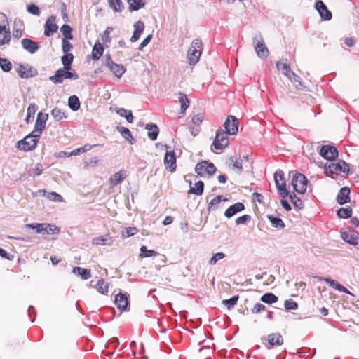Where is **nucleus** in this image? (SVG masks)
Listing matches in <instances>:
<instances>
[{
	"label": "nucleus",
	"instance_id": "obj_1",
	"mask_svg": "<svg viewBox=\"0 0 359 359\" xmlns=\"http://www.w3.org/2000/svg\"><path fill=\"white\" fill-rule=\"evenodd\" d=\"M203 50L201 40L195 39L192 41L187 50V58L190 65H195L199 60Z\"/></svg>",
	"mask_w": 359,
	"mask_h": 359
},
{
	"label": "nucleus",
	"instance_id": "obj_2",
	"mask_svg": "<svg viewBox=\"0 0 359 359\" xmlns=\"http://www.w3.org/2000/svg\"><path fill=\"white\" fill-rule=\"evenodd\" d=\"M79 78V75L74 70L65 68H60L53 76H50L49 79L55 84L62 83L64 79L76 80Z\"/></svg>",
	"mask_w": 359,
	"mask_h": 359
},
{
	"label": "nucleus",
	"instance_id": "obj_3",
	"mask_svg": "<svg viewBox=\"0 0 359 359\" xmlns=\"http://www.w3.org/2000/svg\"><path fill=\"white\" fill-rule=\"evenodd\" d=\"M227 131L223 130L222 128H219L216 131L215 137L213 140V142L211 145V150H223L226 148L229 144V139Z\"/></svg>",
	"mask_w": 359,
	"mask_h": 359
},
{
	"label": "nucleus",
	"instance_id": "obj_4",
	"mask_svg": "<svg viewBox=\"0 0 359 359\" xmlns=\"http://www.w3.org/2000/svg\"><path fill=\"white\" fill-rule=\"evenodd\" d=\"M40 136L32 132L31 134L27 135L22 140L18 142V149L25 151H29L34 149L39 142Z\"/></svg>",
	"mask_w": 359,
	"mask_h": 359
},
{
	"label": "nucleus",
	"instance_id": "obj_5",
	"mask_svg": "<svg viewBox=\"0 0 359 359\" xmlns=\"http://www.w3.org/2000/svg\"><path fill=\"white\" fill-rule=\"evenodd\" d=\"M15 69L18 76L22 79L32 78L38 74L37 69L27 63H18L15 65Z\"/></svg>",
	"mask_w": 359,
	"mask_h": 359
},
{
	"label": "nucleus",
	"instance_id": "obj_6",
	"mask_svg": "<svg viewBox=\"0 0 359 359\" xmlns=\"http://www.w3.org/2000/svg\"><path fill=\"white\" fill-rule=\"evenodd\" d=\"M216 170L217 168L215 165L207 161H203L197 163L195 167V172L201 177H204L206 175H213Z\"/></svg>",
	"mask_w": 359,
	"mask_h": 359
},
{
	"label": "nucleus",
	"instance_id": "obj_7",
	"mask_svg": "<svg viewBox=\"0 0 359 359\" xmlns=\"http://www.w3.org/2000/svg\"><path fill=\"white\" fill-rule=\"evenodd\" d=\"M274 181L279 196L282 198L288 196L289 192L286 188V183L284 179V172L278 170L274 173Z\"/></svg>",
	"mask_w": 359,
	"mask_h": 359
},
{
	"label": "nucleus",
	"instance_id": "obj_8",
	"mask_svg": "<svg viewBox=\"0 0 359 359\" xmlns=\"http://www.w3.org/2000/svg\"><path fill=\"white\" fill-rule=\"evenodd\" d=\"M307 179L301 173H295L292 179L293 189L298 194H304L306 190Z\"/></svg>",
	"mask_w": 359,
	"mask_h": 359
},
{
	"label": "nucleus",
	"instance_id": "obj_9",
	"mask_svg": "<svg viewBox=\"0 0 359 359\" xmlns=\"http://www.w3.org/2000/svg\"><path fill=\"white\" fill-rule=\"evenodd\" d=\"M325 170L326 175L330 177L337 171L343 173H348L349 171L348 164L342 160L337 163H330L328 165H325Z\"/></svg>",
	"mask_w": 359,
	"mask_h": 359
},
{
	"label": "nucleus",
	"instance_id": "obj_10",
	"mask_svg": "<svg viewBox=\"0 0 359 359\" xmlns=\"http://www.w3.org/2000/svg\"><path fill=\"white\" fill-rule=\"evenodd\" d=\"M48 114L39 112L37 114V118L34 125V129L32 131L33 133L36 134V136H41L42 131L46 128V123L48 120Z\"/></svg>",
	"mask_w": 359,
	"mask_h": 359
},
{
	"label": "nucleus",
	"instance_id": "obj_11",
	"mask_svg": "<svg viewBox=\"0 0 359 359\" xmlns=\"http://www.w3.org/2000/svg\"><path fill=\"white\" fill-rule=\"evenodd\" d=\"M21 46L26 52L32 55L36 53L41 48L39 42L28 38H24L21 40Z\"/></svg>",
	"mask_w": 359,
	"mask_h": 359
},
{
	"label": "nucleus",
	"instance_id": "obj_12",
	"mask_svg": "<svg viewBox=\"0 0 359 359\" xmlns=\"http://www.w3.org/2000/svg\"><path fill=\"white\" fill-rule=\"evenodd\" d=\"M320 155L328 161H334L338 156L337 148L332 145H323L320 150Z\"/></svg>",
	"mask_w": 359,
	"mask_h": 359
},
{
	"label": "nucleus",
	"instance_id": "obj_13",
	"mask_svg": "<svg viewBox=\"0 0 359 359\" xmlns=\"http://www.w3.org/2000/svg\"><path fill=\"white\" fill-rule=\"evenodd\" d=\"M0 19L1 20H5L6 17L4 14L0 13ZM11 39V32L9 29L6 28V25H0V46L8 43Z\"/></svg>",
	"mask_w": 359,
	"mask_h": 359
},
{
	"label": "nucleus",
	"instance_id": "obj_14",
	"mask_svg": "<svg viewBox=\"0 0 359 359\" xmlns=\"http://www.w3.org/2000/svg\"><path fill=\"white\" fill-rule=\"evenodd\" d=\"M224 127L227 133L236 135L238 133V121L234 116H229L226 119Z\"/></svg>",
	"mask_w": 359,
	"mask_h": 359
},
{
	"label": "nucleus",
	"instance_id": "obj_15",
	"mask_svg": "<svg viewBox=\"0 0 359 359\" xmlns=\"http://www.w3.org/2000/svg\"><path fill=\"white\" fill-rule=\"evenodd\" d=\"M264 344L268 349L274 346H280L283 344V338L280 333L275 332L268 335L267 344Z\"/></svg>",
	"mask_w": 359,
	"mask_h": 359
},
{
	"label": "nucleus",
	"instance_id": "obj_16",
	"mask_svg": "<svg viewBox=\"0 0 359 359\" xmlns=\"http://www.w3.org/2000/svg\"><path fill=\"white\" fill-rule=\"evenodd\" d=\"M164 165L167 170L174 172L176 170V156L174 151H167L164 156Z\"/></svg>",
	"mask_w": 359,
	"mask_h": 359
},
{
	"label": "nucleus",
	"instance_id": "obj_17",
	"mask_svg": "<svg viewBox=\"0 0 359 359\" xmlns=\"http://www.w3.org/2000/svg\"><path fill=\"white\" fill-rule=\"evenodd\" d=\"M114 304L120 311H128L129 301L127 294L122 292L117 294L115 296Z\"/></svg>",
	"mask_w": 359,
	"mask_h": 359
},
{
	"label": "nucleus",
	"instance_id": "obj_18",
	"mask_svg": "<svg viewBox=\"0 0 359 359\" xmlns=\"http://www.w3.org/2000/svg\"><path fill=\"white\" fill-rule=\"evenodd\" d=\"M315 8L323 20H330L332 19V13L321 0L316 1Z\"/></svg>",
	"mask_w": 359,
	"mask_h": 359
},
{
	"label": "nucleus",
	"instance_id": "obj_19",
	"mask_svg": "<svg viewBox=\"0 0 359 359\" xmlns=\"http://www.w3.org/2000/svg\"><path fill=\"white\" fill-rule=\"evenodd\" d=\"M55 17L51 16L48 18L44 26V34L46 36H50L55 33L58 29V26L55 23Z\"/></svg>",
	"mask_w": 359,
	"mask_h": 359
},
{
	"label": "nucleus",
	"instance_id": "obj_20",
	"mask_svg": "<svg viewBox=\"0 0 359 359\" xmlns=\"http://www.w3.org/2000/svg\"><path fill=\"white\" fill-rule=\"evenodd\" d=\"M259 40H257L255 45V49L256 53L259 57H266L269 55V51L266 46L264 45V40L261 36H259Z\"/></svg>",
	"mask_w": 359,
	"mask_h": 359
},
{
	"label": "nucleus",
	"instance_id": "obj_21",
	"mask_svg": "<svg viewBox=\"0 0 359 359\" xmlns=\"http://www.w3.org/2000/svg\"><path fill=\"white\" fill-rule=\"evenodd\" d=\"M245 209V205L241 202H237L235 204L229 207L224 212V215L227 218H231L239 212Z\"/></svg>",
	"mask_w": 359,
	"mask_h": 359
},
{
	"label": "nucleus",
	"instance_id": "obj_22",
	"mask_svg": "<svg viewBox=\"0 0 359 359\" xmlns=\"http://www.w3.org/2000/svg\"><path fill=\"white\" fill-rule=\"evenodd\" d=\"M349 194L350 189L348 187H344L341 188L337 196V203L339 205L347 203L350 201Z\"/></svg>",
	"mask_w": 359,
	"mask_h": 359
},
{
	"label": "nucleus",
	"instance_id": "obj_23",
	"mask_svg": "<svg viewBox=\"0 0 359 359\" xmlns=\"http://www.w3.org/2000/svg\"><path fill=\"white\" fill-rule=\"evenodd\" d=\"M133 27L134 32L130 38V41L133 43L137 41L140 38V36L144 29V25L142 21L138 20L134 24Z\"/></svg>",
	"mask_w": 359,
	"mask_h": 359
},
{
	"label": "nucleus",
	"instance_id": "obj_24",
	"mask_svg": "<svg viewBox=\"0 0 359 359\" xmlns=\"http://www.w3.org/2000/svg\"><path fill=\"white\" fill-rule=\"evenodd\" d=\"M126 171L121 170L114 173L109 179V183L111 186L114 187L121 183L126 177Z\"/></svg>",
	"mask_w": 359,
	"mask_h": 359
},
{
	"label": "nucleus",
	"instance_id": "obj_25",
	"mask_svg": "<svg viewBox=\"0 0 359 359\" xmlns=\"http://www.w3.org/2000/svg\"><path fill=\"white\" fill-rule=\"evenodd\" d=\"M92 243L97 245H111L114 243V239L109 234H107L94 238Z\"/></svg>",
	"mask_w": 359,
	"mask_h": 359
},
{
	"label": "nucleus",
	"instance_id": "obj_26",
	"mask_svg": "<svg viewBox=\"0 0 359 359\" xmlns=\"http://www.w3.org/2000/svg\"><path fill=\"white\" fill-rule=\"evenodd\" d=\"M320 279L322 280L325 281L326 283H327L332 288H334L339 292H342L346 294H349L352 295V294L350 292V291L347 288H346L342 285L338 283L335 280H334L331 278H320Z\"/></svg>",
	"mask_w": 359,
	"mask_h": 359
},
{
	"label": "nucleus",
	"instance_id": "obj_27",
	"mask_svg": "<svg viewBox=\"0 0 359 359\" xmlns=\"http://www.w3.org/2000/svg\"><path fill=\"white\" fill-rule=\"evenodd\" d=\"M276 67L287 78L295 76V73L291 70L290 65L287 62L278 61L276 63Z\"/></svg>",
	"mask_w": 359,
	"mask_h": 359
},
{
	"label": "nucleus",
	"instance_id": "obj_28",
	"mask_svg": "<svg viewBox=\"0 0 359 359\" xmlns=\"http://www.w3.org/2000/svg\"><path fill=\"white\" fill-rule=\"evenodd\" d=\"M107 68L114 74V75L120 79L126 72V69L121 64L115 62L111 63Z\"/></svg>",
	"mask_w": 359,
	"mask_h": 359
},
{
	"label": "nucleus",
	"instance_id": "obj_29",
	"mask_svg": "<svg viewBox=\"0 0 359 359\" xmlns=\"http://www.w3.org/2000/svg\"><path fill=\"white\" fill-rule=\"evenodd\" d=\"M24 31V23L20 19L14 20V26L13 29V35L15 38L19 39L22 36Z\"/></svg>",
	"mask_w": 359,
	"mask_h": 359
},
{
	"label": "nucleus",
	"instance_id": "obj_30",
	"mask_svg": "<svg viewBox=\"0 0 359 359\" xmlns=\"http://www.w3.org/2000/svg\"><path fill=\"white\" fill-rule=\"evenodd\" d=\"M72 272L78 276H80L82 280H88L91 277L90 270L86 268L75 266Z\"/></svg>",
	"mask_w": 359,
	"mask_h": 359
},
{
	"label": "nucleus",
	"instance_id": "obj_31",
	"mask_svg": "<svg viewBox=\"0 0 359 359\" xmlns=\"http://www.w3.org/2000/svg\"><path fill=\"white\" fill-rule=\"evenodd\" d=\"M145 128L148 130V137L151 140H156L159 133L157 125L154 123L147 124Z\"/></svg>",
	"mask_w": 359,
	"mask_h": 359
},
{
	"label": "nucleus",
	"instance_id": "obj_32",
	"mask_svg": "<svg viewBox=\"0 0 359 359\" xmlns=\"http://www.w3.org/2000/svg\"><path fill=\"white\" fill-rule=\"evenodd\" d=\"M116 128L117 130L121 134L122 137L130 144H133L135 142V139L128 128L123 126H118Z\"/></svg>",
	"mask_w": 359,
	"mask_h": 359
},
{
	"label": "nucleus",
	"instance_id": "obj_33",
	"mask_svg": "<svg viewBox=\"0 0 359 359\" xmlns=\"http://www.w3.org/2000/svg\"><path fill=\"white\" fill-rule=\"evenodd\" d=\"M104 52L103 46L97 41L93 47L92 50V57L94 60H97L102 55Z\"/></svg>",
	"mask_w": 359,
	"mask_h": 359
},
{
	"label": "nucleus",
	"instance_id": "obj_34",
	"mask_svg": "<svg viewBox=\"0 0 359 359\" xmlns=\"http://www.w3.org/2000/svg\"><path fill=\"white\" fill-rule=\"evenodd\" d=\"M341 238L351 245H356L358 244V237L353 233L343 232Z\"/></svg>",
	"mask_w": 359,
	"mask_h": 359
},
{
	"label": "nucleus",
	"instance_id": "obj_35",
	"mask_svg": "<svg viewBox=\"0 0 359 359\" xmlns=\"http://www.w3.org/2000/svg\"><path fill=\"white\" fill-rule=\"evenodd\" d=\"M228 199L226 198H223L222 196L218 195L212 199L208 205V211H215L218 208V205L221 203L222 201H226Z\"/></svg>",
	"mask_w": 359,
	"mask_h": 359
},
{
	"label": "nucleus",
	"instance_id": "obj_36",
	"mask_svg": "<svg viewBox=\"0 0 359 359\" xmlns=\"http://www.w3.org/2000/svg\"><path fill=\"white\" fill-rule=\"evenodd\" d=\"M127 2L130 11H138L145 5V0H128Z\"/></svg>",
	"mask_w": 359,
	"mask_h": 359
},
{
	"label": "nucleus",
	"instance_id": "obj_37",
	"mask_svg": "<svg viewBox=\"0 0 359 359\" xmlns=\"http://www.w3.org/2000/svg\"><path fill=\"white\" fill-rule=\"evenodd\" d=\"M267 218L270 221L273 227L276 229H283L285 227V224L280 217L269 215H267Z\"/></svg>",
	"mask_w": 359,
	"mask_h": 359
},
{
	"label": "nucleus",
	"instance_id": "obj_38",
	"mask_svg": "<svg viewBox=\"0 0 359 359\" xmlns=\"http://www.w3.org/2000/svg\"><path fill=\"white\" fill-rule=\"evenodd\" d=\"M95 288L100 294H107L108 292L109 283H107L103 278H100L97 280Z\"/></svg>",
	"mask_w": 359,
	"mask_h": 359
},
{
	"label": "nucleus",
	"instance_id": "obj_39",
	"mask_svg": "<svg viewBox=\"0 0 359 359\" xmlns=\"http://www.w3.org/2000/svg\"><path fill=\"white\" fill-rule=\"evenodd\" d=\"M68 106L74 111L80 108V101L76 95H72L68 99Z\"/></svg>",
	"mask_w": 359,
	"mask_h": 359
},
{
	"label": "nucleus",
	"instance_id": "obj_40",
	"mask_svg": "<svg viewBox=\"0 0 359 359\" xmlns=\"http://www.w3.org/2000/svg\"><path fill=\"white\" fill-rule=\"evenodd\" d=\"M74 60V55L72 53L65 54L61 58L63 68L72 69V63Z\"/></svg>",
	"mask_w": 359,
	"mask_h": 359
},
{
	"label": "nucleus",
	"instance_id": "obj_41",
	"mask_svg": "<svg viewBox=\"0 0 359 359\" xmlns=\"http://www.w3.org/2000/svg\"><path fill=\"white\" fill-rule=\"evenodd\" d=\"M261 301L265 304H271L278 301V297L273 293L268 292L262 296Z\"/></svg>",
	"mask_w": 359,
	"mask_h": 359
},
{
	"label": "nucleus",
	"instance_id": "obj_42",
	"mask_svg": "<svg viewBox=\"0 0 359 359\" xmlns=\"http://www.w3.org/2000/svg\"><path fill=\"white\" fill-rule=\"evenodd\" d=\"M43 226L44 223H33V224H27L24 226V228L26 229H33L35 231L36 233H43Z\"/></svg>",
	"mask_w": 359,
	"mask_h": 359
},
{
	"label": "nucleus",
	"instance_id": "obj_43",
	"mask_svg": "<svg viewBox=\"0 0 359 359\" xmlns=\"http://www.w3.org/2000/svg\"><path fill=\"white\" fill-rule=\"evenodd\" d=\"M51 115L56 121H60L67 118L65 111L58 107H55L52 109Z\"/></svg>",
	"mask_w": 359,
	"mask_h": 359
},
{
	"label": "nucleus",
	"instance_id": "obj_44",
	"mask_svg": "<svg viewBox=\"0 0 359 359\" xmlns=\"http://www.w3.org/2000/svg\"><path fill=\"white\" fill-rule=\"evenodd\" d=\"M204 184L202 181H198L195 184L194 188H191L189 193L194 194L197 196H201L203 193Z\"/></svg>",
	"mask_w": 359,
	"mask_h": 359
},
{
	"label": "nucleus",
	"instance_id": "obj_45",
	"mask_svg": "<svg viewBox=\"0 0 359 359\" xmlns=\"http://www.w3.org/2000/svg\"><path fill=\"white\" fill-rule=\"evenodd\" d=\"M96 145L86 144V145H84L82 147H80V148H78V149H76L73 150L72 151L69 153L67 154V156H71L79 155V154H80L81 153H84V152H86V151L90 150L93 147H94Z\"/></svg>",
	"mask_w": 359,
	"mask_h": 359
},
{
	"label": "nucleus",
	"instance_id": "obj_46",
	"mask_svg": "<svg viewBox=\"0 0 359 359\" xmlns=\"http://www.w3.org/2000/svg\"><path fill=\"white\" fill-rule=\"evenodd\" d=\"M60 231V228L53 224L44 223L43 234H55Z\"/></svg>",
	"mask_w": 359,
	"mask_h": 359
},
{
	"label": "nucleus",
	"instance_id": "obj_47",
	"mask_svg": "<svg viewBox=\"0 0 359 359\" xmlns=\"http://www.w3.org/2000/svg\"><path fill=\"white\" fill-rule=\"evenodd\" d=\"M109 5L115 12H121L123 9L121 0H109Z\"/></svg>",
	"mask_w": 359,
	"mask_h": 359
},
{
	"label": "nucleus",
	"instance_id": "obj_48",
	"mask_svg": "<svg viewBox=\"0 0 359 359\" xmlns=\"http://www.w3.org/2000/svg\"><path fill=\"white\" fill-rule=\"evenodd\" d=\"M60 31L64 36L63 39H72V38H73V36L72 34V29L69 25H67V24L63 25L60 28Z\"/></svg>",
	"mask_w": 359,
	"mask_h": 359
},
{
	"label": "nucleus",
	"instance_id": "obj_49",
	"mask_svg": "<svg viewBox=\"0 0 359 359\" xmlns=\"http://www.w3.org/2000/svg\"><path fill=\"white\" fill-rule=\"evenodd\" d=\"M239 299L238 295H235L231 297L229 299H224L222 301V304L227 307L228 309H231L234 307L235 305L237 304L238 300Z\"/></svg>",
	"mask_w": 359,
	"mask_h": 359
},
{
	"label": "nucleus",
	"instance_id": "obj_50",
	"mask_svg": "<svg viewBox=\"0 0 359 359\" xmlns=\"http://www.w3.org/2000/svg\"><path fill=\"white\" fill-rule=\"evenodd\" d=\"M290 197V199L292 204L294 205L295 208L298 209H302L304 207L303 202L302 200L296 196L294 193L290 194L288 195Z\"/></svg>",
	"mask_w": 359,
	"mask_h": 359
},
{
	"label": "nucleus",
	"instance_id": "obj_51",
	"mask_svg": "<svg viewBox=\"0 0 359 359\" xmlns=\"http://www.w3.org/2000/svg\"><path fill=\"white\" fill-rule=\"evenodd\" d=\"M38 109V107L36 104H30L27 108L26 121L29 123L30 120H32L34 117V114Z\"/></svg>",
	"mask_w": 359,
	"mask_h": 359
},
{
	"label": "nucleus",
	"instance_id": "obj_52",
	"mask_svg": "<svg viewBox=\"0 0 359 359\" xmlns=\"http://www.w3.org/2000/svg\"><path fill=\"white\" fill-rule=\"evenodd\" d=\"M352 210L351 208H341L337 210V216L339 218L347 219L351 217Z\"/></svg>",
	"mask_w": 359,
	"mask_h": 359
},
{
	"label": "nucleus",
	"instance_id": "obj_53",
	"mask_svg": "<svg viewBox=\"0 0 359 359\" xmlns=\"http://www.w3.org/2000/svg\"><path fill=\"white\" fill-rule=\"evenodd\" d=\"M0 67L2 71L8 72L12 69V64L8 59L0 57Z\"/></svg>",
	"mask_w": 359,
	"mask_h": 359
},
{
	"label": "nucleus",
	"instance_id": "obj_54",
	"mask_svg": "<svg viewBox=\"0 0 359 359\" xmlns=\"http://www.w3.org/2000/svg\"><path fill=\"white\" fill-rule=\"evenodd\" d=\"M157 252L153 250H148L144 245L140 248V255L144 257H151L156 256Z\"/></svg>",
	"mask_w": 359,
	"mask_h": 359
},
{
	"label": "nucleus",
	"instance_id": "obj_55",
	"mask_svg": "<svg viewBox=\"0 0 359 359\" xmlns=\"http://www.w3.org/2000/svg\"><path fill=\"white\" fill-rule=\"evenodd\" d=\"M46 197L51 201H54V202H62V197L60 194L55 192V191H52V192H47L46 194Z\"/></svg>",
	"mask_w": 359,
	"mask_h": 359
},
{
	"label": "nucleus",
	"instance_id": "obj_56",
	"mask_svg": "<svg viewBox=\"0 0 359 359\" xmlns=\"http://www.w3.org/2000/svg\"><path fill=\"white\" fill-rule=\"evenodd\" d=\"M43 168L41 163H36L35 168L28 172L29 176L35 177L36 176L40 175L43 172Z\"/></svg>",
	"mask_w": 359,
	"mask_h": 359
},
{
	"label": "nucleus",
	"instance_id": "obj_57",
	"mask_svg": "<svg viewBox=\"0 0 359 359\" xmlns=\"http://www.w3.org/2000/svg\"><path fill=\"white\" fill-rule=\"evenodd\" d=\"M284 306L287 311L296 310L298 308V304L292 299H287L285 301Z\"/></svg>",
	"mask_w": 359,
	"mask_h": 359
},
{
	"label": "nucleus",
	"instance_id": "obj_58",
	"mask_svg": "<svg viewBox=\"0 0 359 359\" xmlns=\"http://www.w3.org/2000/svg\"><path fill=\"white\" fill-rule=\"evenodd\" d=\"M225 257V254L223 252H217L212 255L209 261L210 265H215L217 262Z\"/></svg>",
	"mask_w": 359,
	"mask_h": 359
},
{
	"label": "nucleus",
	"instance_id": "obj_59",
	"mask_svg": "<svg viewBox=\"0 0 359 359\" xmlns=\"http://www.w3.org/2000/svg\"><path fill=\"white\" fill-rule=\"evenodd\" d=\"M231 162L233 163V168L241 171L243 169V160L241 158H230Z\"/></svg>",
	"mask_w": 359,
	"mask_h": 359
},
{
	"label": "nucleus",
	"instance_id": "obj_60",
	"mask_svg": "<svg viewBox=\"0 0 359 359\" xmlns=\"http://www.w3.org/2000/svg\"><path fill=\"white\" fill-rule=\"evenodd\" d=\"M69 39H62V50L65 54L69 53L73 46L69 41Z\"/></svg>",
	"mask_w": 359,
	"mask_h": 359
},
{
	"label": "nucleus",
	"instance_id": "obj_61",
	"mask_svg": "<svg viewBox=\"0 0 359 359\" xmlns=\"http://www.w3.org/2000/svg\"><path fill=\"white\" fill-rule=\"evenodd\" d=\"M137 233V229L135 227H128L126 228L123 231V236L125 238H128L130 236H134Z\"/></svg>",
	"mask_w": 359,
	"mask_h": 359
},
{
	"label": "nucleus",
	"instance_id": "obj_62",
	"mask_svg": "<svg viewBox=\"0 0 359 359\" xmlns=\"http://www.w3.org/2000/svg\"><path fill=\"white\" fill-rule=\"evenodd\" d=\"M27 11L34 15H40V9L39 8L36 6L35 4H30L27 6Z\"/></svg>",
	"mask_w": 359,
	"mask_h": 359
},
{
	"label": "nucleus",
	"instance_id": "obj_63",
	"mask_svg": "<svg viewBox=\"0 0 359 359\" xmlns=\"http://www.w3.org/2000/svg\"><path fill=\"white\" fill-rule=\"evenodd\" d=\"M251 217L250 215H242L239 217H238L236 219V224L237 225H240V224H245L246 222H249L250 220Z\"/></svg>",
	"mask_w": 359,
	"mask_h": 359
},
{
	"label": "nucleus",
	"instance_id": "obj_64",
	"mask_svg": "<svg viewBox=\"0 0 359 359\" xmlns=\"http://www.w3.org/2000/svg\"><path fill=\"white\" fill-rule=\"evenodd\" d=\"M113 30L112 27H107L105 31L104 32L102 36V40L103 42H110L111 38L109 37V34Z\"/></svg>",
	"mask_w": 359,
	"mask_h": 359
}]
</instances>
